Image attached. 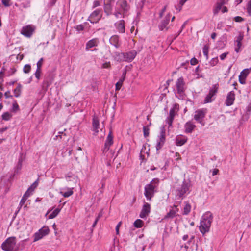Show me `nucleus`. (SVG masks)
I'll list each match as a JSON object with an SVG mask.
<instances>
[{
  "label": "nucleus",
  "instance_id": "7ed1b4c3",
  "mask_svg": "<svg viewBox=\"0 0 251 251\" xmlns=\"http://www.w3.org/2000/svg\"><path fill=\"white\" fill-rule=\"evenodd\" d=\"M16 238L12 236L6 239L1 244V248L5 251H13L16 249Z\"/></svg>",
  "mask_w": 251,
  "mask_h": 251
},
{
  "label": "nucleus",
  "instance_id": "b1692460",
  "mask_svg": "<svg viewBox=\"0 0 251 251\" xmlns=\"http://www.w3.org/2000/svg\"><path fill=\"white\" fill-rule=\"evenodd\" d=\"M109 42L111 44L113 45L116 48H118L120 46L119 37L117 35L112 36L109 39Z\"/></svg>",
  "mask_w": 251,
  "mask_h": 251
},
{
  "label": "nucleus",
  "instance_id": "2f4dec72",
  "mask_svg": "<svg viewBox=\"0 0 251 251\" xmlns=\"http://www.w3.org/2000/svg\"><path fill=\"white\" fill-rule=\"evenodd\" d=\"M251 72V68L245 69L241 73L240 75L246 78L248 75Z\"/></svg>",
  "mask_w": 251,
  "mask_h": 251
},
{
  "label": "nucleus",
  "instance_id": "a878e982",
  "mask_svg": "<svg viewBox=\"0 0 251 251\" xmlns=\"http://www.w3.org/2000/svg\"><path fill=\"white\" fill-rule=\"evenodd\" d=\"M170 20V16L168 15L166 16L164 20H163L160 23L159 28L160 30H163L164 29H166L167 30L168 28L167 27V26Z\"/></svg>",
  "mask_w": 251,
  "mask_h": 251
},
{
  "label": "nucleus",
  "instance_id": "bb28decb",
  "mask_svg": "<svg viewBox=\"0 0 251 251\" xmlns=\"http://www.w3.org/2000/svg\"><path fill=\"white\" fill-rule=\"evenodd\" d=\"M228 1V0H222L221 1L218 2L215 9L214 10V14H216L221 10L223 5L226 4Z\"/></svg>",
  "mask_w": 251,
  "mask_h": 251
},
{
  "label": "nucleus",
  "instance_id": "9d476101",
  "mask_svg": "<svg viewBox=\"0 0 251 251\" xmlns=\"http://www.w3.org/2000/svg\"><path fill=\"white\" fill-rule=\"evenodd\" d=\"M49 231L50 230L48 227H43L34 234V242H36L41 239L44 236L48 235Z\"/></svg>",
  "mask_w": 251,
  "mask_h": 251
},
{
  "label": "nucleus",
  "instance_id": "a211bd4d",
  "mask_svg": "<svg viewBox=\"0 0 251 251\" xmlns=\"http://www.w3.org/2000/svg\"><path fill=\"white\" fill-rule=\"evenodd\" d=\"M113 143L112 133L111 131H110L105 143L103 152H107L109 150L110 146H111Z\"/></svg>",
  "mask_w": 251,
  "mask_h": 251
},
{
  "label": "nucleus",
  "instance_id": "f03ea898",
  "mask_svg": "<svg viewBox=\"0 0 251 251\" xmlns=\"http://www.w3.org/2000/svg\"><path fill=\"white\" fill-rule=\"evenodd\" d=\"M159 182L158 178H154L145 187L144 195L147 200L150 201L151 199L154 196L155 189L157 188Z\"/></svg>",
  "mask_w": 251,
  "mask_h": 251
},
{
  "label": "nucleus",
  "instance_id": "5701e85b",
  "mask_svg": "<svg viewBox=\"0 0 251 251\" xmlns=\"http://www.w3.org/2000/svg\"><path fill=\"white\" fill-rule=\"evenodd\" d=\"M99 40L98 38H93L87 42L86 45V50H88L89 49L98 46Z\"/></svg>",
  "mask_w": 251,
  "mask_h": 251
},
{
  "label": "nucleus",
  "instance_id": "4d7b16f0",
  "mask_svg": "<svg viewBox=\"0 0 251 251\" xmlns=\"http://www.w3.org/2000/svg\"><path fill=\"white\" fill-rule=\"evenodd\" d=\"M5 71V69L3 67L0 71V79H2L4 76V74Z\"/></svg>",
  "mask_w": 251,
  "mask_h": 251
},
{
  "label": "nucleus",
  "instance_id": "f8f14e48",
  "mask_svg": "<svg viewBox=\"0 0 251 251\" xmlns=\"http://www.w3.org/2000/svg\"><path fill=\"white\" fill-rule=\"evenodd\" d=\"M101 10L97 9L92 13L88 18V20L92 23H97L101 17Z\"/></svg>",
  "mask_w": 251,
  "mask_h": 251
},
{
  "label": "nucleus",
  "instance_id": "052dcab7",
  "mask_svg": "<svg viewBox=\"0 0 251 251\" xmlns=\"http://www.w3.org/2000/svg\"><path fill=\"white\" fill-rule=\"evenodd\" d=\"M100 5V2L98 0H95L93 2V8H95Z\"/></svg>",
  "mask_w": 251,
  "mask_h": 251
},
{
  "label": "nucleus",
  "instance_id": "a18cd8bd",
  "mask_svg": "<svg viewBox=\"0 0 251 251\" xmlns=\"http://www.w3.org/2000/svg\"><path fill=\"white\" fill-rule=\"evenodd\" d=\"M102 68L104 69H109L111 68V63L110 62H106L102 65Z\"/></svg>",
  "mask_w": 251,
  "mask_h": 251
},
{
  "label": "nucleus",
  "instance_id": "69168bd1",
  "mask_svg": "<svg viewBox=\"0 0 251 251\" xmlns=\"http://www.w3.org/2000/svg\"><path fill=\"white\" fill-rule=\"evenodd\" d=\"M218 172H219V170L218 169H214L212 170V175L213 176H214L215 175H217Z\"/></svg>",
  "mask_w": 251,
  "mask_h": 251
},
{
  "label": "nucleus",
  "instance_id": "c85d7f7f",
  "mask_svg": "<svg viewBox=\"0 0 251 251\" xmlns=\"http://www.w3.org/2000/svg\"><path fill=\"white\" fill-rule=\"evenodd\" d=\"M23 86L22 85L18 83L17 84V86L14 90V94L15 97H19L21 95V91L22 89Z\"/></svg>",
  "mask_w": 251,
  "mask_h": 251
},
{
  "label": "nucleus",
  "instance_id": "5fc2aeb1",
  "mask_svg": "<svg viewBox=\"0 0 251 251\" xmlns=\"http://www.w3.org/2000/svg\"><path fill=\"white\" fill-rule=\"evenodd\" d=\"M247 10L250 14H251V0H250L248 2L247 5Z\"/></svg>",
  "mask_w": 251,
  "mask_h": 251
},
{
  "label": "nucleus",
  "instance_id": "338daca9",
  "mask_svg": "<svg viewBox=\"0 0 251 251\" xmlns=\"http://www.w3.org/2000/svg\"><path fill=\"white\" fill-rule=\"evenodd\" d=\"M182 6H181V4L179 3V4L177 6H176V8L177 10H178V11H180L182 9Z\"/></svg>",
  "mask_w": 251,
  "mask_h": 251
},
{
  "label": "nucleus",
  "instance_id": "c9c22d12",
  "mask_svg": "<svg viewBox=\"0 0 251 251\" xmlns=\"http://www.w3.org/2000/svg\"><path fill=\"white\" fill-rule=\"evenodd\" d=\"M76 151L78 152L79 156H75V160L77 161H79V159H80L83 156V152L82 151L81 147H78Z\"/></svg>",
  "mask_w": 251,
  "mask_h": 251
},
{
  "label": "nucleus",
  "instance_id": "e433bc0d",
  "mask_svg": "<svg viewBox=\"0 0 251 251\" xmlns=\"http://www.w3.org/2000/svg\"><path fill=\"white\" fill-rule=\"evenodd\" d=\"M39 183V179H38L37 180H36L31 185V186L28 188L29 190H31V192H33L35 189L37 187Z\"/></svg>",
  "mask_w": 251,
  "mask_h": 251
},
{
  "label": "nucleus",
  "instance_id": "58836bf2",
  "mask_svg": "<svg viewBox=\"0 0 251 251\" xmlns=\"http://www.w3.org/2000/svg\"><path fill=\"white\" fill-rule=\"evenodd\" d=\"M31 71V66L28 64H26L24 66L23 68V72L25 73H28Z\"/></svg>",
  "mask_w": 251,
  "mask_h": 251
},
{
  "label": "nucleus",
  "instance_id": "79ce46f5",
  "mask_svg": "<svg viewBox=\"0 0 251 251\" xmlns=\"http://www.w3.org/2000/svg\"><path fill=\"white\" fill-rule=\"evenodd\" d=\"M144 135L145 137H148L149 135V128L147 126L143 127Z\"/></svg>",
  "mask_w": 251,
  "mask_h": 251
},
{
  "label": "nucleus",
  "instance_id": "8fccbe9b",
  "mask_svg": "<svg viewBox=\"0 0 251 251\" xmlns=\"http://www.w3.org/2000/svg\"><path fill=\"white\" fill-rule=\"evenodd\" d=\"M246 78L242 77L241 75L239 76V81L240 83L244 84L246 83Z\"/></svg>",
  "mask_w": 251,
  "mask_h": 251
},
{
  "label": "nucleus",
  "instance_id": "09e8293b",
  "mask_svg": "<svg viewBox=\"0 0 251 251\" xmlns=\"http://www.w3.org/2000/svg\"><path fill=\"white\" fill-rule=\"evenodd\" d=\"M32 192H31V190H29V189H28V190L25 192V193L24 194L23 197L27 199L30 196Z\"/></svg>",
  "mask_w": 251,
  "mask_h": 251
},
{
  "label": "nucleus",
  "instance_id": "864d4df0",
  "mask_svg": "<svg viewBox=\"0 0 251 251\" xmlns=\"http://www.w3.org/2000/svg\"><path fill=\"white\" fill-rule=\"evenodd\" d=\"M234 20L236 22H241L244 21V19L240 16H236L234 17Z\"/></svg>",
  "mask_w": 251,
  "mask_h": 251
},
{
  "label": "nucleus",
  "instance_id": "c03bdc74",
  "mask_svg": "<svg viewBox=\"0 0 251 251\" xmlns=\"http://www.w3.org/2000/svg\"><path fill=\"white\" fill-rule=\"evenodd\" d=\"M113 14L115 17L118 19L120 18V15H123V13L119 11V10L115 9V11Z\"/></svg>",
  "mask_w": 251,
  "mask_h": 251
},
{
  "label": "nucleus",
  "instance_id": "39448f33",
  "mask_svg": "<svg viewBox=\"0 0 251 251\" xmlns=\"http://www.w3.org/2000/svg\"><path fill=\"white\" fill-rule=\"evenodd\" d=\"M115 9L122 12L123 17H124L125 14L129 10L130 5L127 3L126 0H118L116 4Z\"/></svg>",
  "mask_w": 251,
  "mask_h": 251
},
{
  "label": "nucleus",
  "instance_id": "e2e57ef3",
  "mask_svg": "<svg viewBox=\"0 0 251 251\" xmlns=\"http://www.w3.org/2000/svg\"><path fill=\"white\" fill-rule=\"evenodd\" d=\"M4 96L6 97V98H9L12 97V96L11 95L10 92L9 91L6 92L4 93Z\"/></svg>",
  "mask_w": 251,
  "mask_h": 251
},
{
  "label": "nucleus",
  "instance_id": "603ef678",
  "mask_svg": "<svg viewBox=\"0 0 251 251\" xmlns=\"http://www.w3.org/2000/svg\"><path fill=\"white\" fill-rule=\"evenodd\" d=\"M76 30L78 31H82L84 29V26L82 25H79L76 26L75 27Z\"/></svg>",
  "mask_w": 251,
  "mask_h": 251
},
{
  "label": "nucleus",
  "instance_id": "3c124183",
  "mask_svg": "<svg viewBox=\"0 0 251 251\" xmlns=\"http://www.w3.org/2000/svg\"><path fill=\"white\" fill-rule=\"evenodd\" d=\"M13 111L15 112L18 110L19 109V105L17 104L16 102H14L13 104V107H12Z\"/></svg>",
  "mask_w": 251,
  "mask_h": 251
},
{
  "label": "nucleus",
  "instance_id": "de8ad7c7",
  "mask_svg": "<svg viewBox=\"0 0 251 251\" xmlns=\"http://www.w3.org/2000/svg\"><path fill=\"white\" fill-rule=\"evenodd\" d=\"M43 58H41L37 63V69H41L43 65Z\"/></svg>",
  "mask_w": 251,
  "mask_h": 251
},
{
  "label": "nucleus",
  "instance_id": "4c0bfd02",
  "mask_svg": "<svg viewBox=\"0 0 251 251\" xmlns=\"http://www.w3.org/2000/svg\"><path fill=\"white\" fill-rule=\"evenodd\" d=\"M2 4L5 7H9L12 5L11 0H1Z\"/></svg>",
  "mask_w": 251,
  "mask_h": 251
},
{
  "label": "nucleus",
  "instance_id": "774afa93",
  "mask_svg": "<svg viewBox=\"0 0 251 251\" xmlns=\"http://www.w3.org/2000/svg\"><path fill=\"white\" fill-rule=\"evenodd\" d=\"M221 10L223 13H225V12H226L227 11V9L226 6H223Z\"/></svg>",
  "mask_w": 251,
  "mask_h": 251
},
{
  "label": "nucleus",
  "instance_id": "ea45409f",
  "mask_svg": "<svg viewBox=\"0 0 251 251\" xmlns=\"http://www.w3.org/2000/svg\"><path fill=\"white\" fill-rule=\"evenodd\" d=\"M218 61L219 60L217 57L213 58L210 60V64L212 66H214L218 64Z\"/></svg>",
  "mask_w": 251,
  "mask_h": 251
},
{
  "label": "nucleus",
  "instance_id": "13d9d810",
  "mask_svg": "<svg viewBox=\"0 0 251 251\" xmlns=\"http://www.w3.org/2000/svg\"><path fill=\"white\" fill-rule=\"evenodd\" d=\"M228 54V52H225L222 53L220 55V58L221 60H223L226 57L227 55Z\"/></svg>",
  "mask_w": 251,
  "mask_h": 251
},
{
  "label": "nucleus",
  "instance_id": "ddd939ff",
  "mask_svg": "<svg viewBox=\"0 0 251 251\" xmlns=\"http://www.w3.org/2000/svg\"><path fill=\"white\" fill-rule=\"evenodd\" d=\"M100 128V122L98 117L94 116L92 120V131L93 135L97 136L99 133Z\"/></svg>",
  "mask_w": 251,
  "mask_h": 251
},
{
  "label": "nucleus",
  "instance_id": "7c9ffc66",
  "mask_svg": "<svg viewBox=\"0 0 251 251\" xmlns=\"http://www.w3.org/2000/svg\"><path fill=\"white\" fill-rule=\"evenodd\" d=\"M191 205L189 203L186 202L185 206L184 207V208H183V214L184 215L188 214L191 211Z\"/></svg>",
  "mask_w": 251,
  "mask_h": 251
},
{
  "label": "nucleus",
  "instance_id": "a19ab883",
  "mask_svg": "<svg viewBox=\"0 0 251 251\" xmlns=\"http://www.w3.org/2000/svg\"><path fill=\"white\" fill-rule=\"evenodd\" d=\"M123 82L124 81H123L122 80L119 79V81L116 83L115 86L116 91H118L121 89L123 85Z\"/></svg>",
  "mask_w": 251,
  "mask_h": 251
},
{
  "label": "nucleus",
  "instance_id": "423d86ee",
  "mask_svg": "<svg viewBox=\"0 0 251 251\" xmlns=\"http://www.w3.org/2000/svg\"><path fill=\"white\" fill-rule=\"evenodd\" d=\"M36 28V26L33 25H27L22 27L21 34L25 37L30 38L35 32Z\"/></svg>",
  "mask_w": 251,
  "mask_h": 251
},
{
  "label": "nucleus",
  "instance_id": "4468645a",
  "mask_svg": "<svg viewBox=\"0 0 251 251\" xmlns=\"http://www.w3.org/2000/svg\"><path fill=\"white\" fill-rule=\"evenodd\" d=\"M235 100V93L231 91L227 94L225 103L227 106H231L233 104Z\"/></svg>",
  "mask_w": 251,
  "mask_h": 251
},
{
  "label": "nucleus",
  "instance_id": "cd10ccee",
  "mask_svg": "<svg viewBox=\"0 0 251 251\" xmlns=\"http://www.w3.org/2000/svg\"><path fill=\"white\" fill-rule=\"evenodd\" d=\"M244 36L243 34H240L238 36H237L236 38V42L237 43V47L235 48V51L237 52L239 51V49L241 47L242 43L241 42L243 39Z\"/></svg>",
  "mask_w": 251,
  "mask_h": 251
},
{
  "label": "nucleus",
  "instance_id": "0eeeda50",
  "mask_svg": "<svg viewBox=\"0 0 251 251\" xmlns=\"http://www.w3.org/2000/svg\"><path fill=\"white\" fill-rule=\"evenodd\" d=\"M206 113V109H200L196 110L194 115V119L198 123L201 124L202 126L205 125L204 118Z\"/></svg>",
  "mask_w": 251,
  "mask_h": 251
},
{
  "label": "nucleus",
  "instance_id": "c756f323",
  "mask_svg": "<svg viewBox=\"0 0 251 251\" xmlns=\"http://www.w3.org/2000/svg\"><path fill=\"white\" fill-rule=\"evenodd\" d=\"M73 188H68L67 191L65 192H60V193L64 197L67 198L73 195Z\"/></svg>",
  "mask_w": 251,
  "mask_h": 251
},
{
  "label": "nucleus",
  "instance_id": "6e6d98bb",
  "mask_svg": "<svg viewBox=\"0 0 251 251\" xmlns=\"http://www.w3.org/2000/svg\"><path fill=\"white\" fill-rule=\"evenodd\" d=\"M121 224H122V222H120L116 226V234H117V235H118L119 234V228L121 226Z\"/></svg>",
  "mask_w": 251,
  "mask_h": 251
},
{
  "label": "nucleus",
  "instance_id": "dca6fc26",
  "mask_svg": "<svg viewBox=\"0 0 251 251\" xmlns=\"http://www.w3.org/2000/svg\"><path fill=\"white\" fill-rule=\"evenodd\" d=\"M151 211V205L149 203L147 202H145L142 210L140 214V217L141 218H146L147 216L149 215Z\"/></svg>",
  "mask_w": 251,
  "mask_h": 251
},
{
  "label": "nucleus",
  "instance_id": "49530a36",
  "mask_svg": "<svg viewBox=\"0 0 251 251\" xmlns=\"http://www.w3.org/2000/svg\"><path fill=\"white\" fill-rule=\"evenodd\" d=\"M41 69H37L35 73L36 78L39 80L40 78Z\"/></svg>",
  "mask_w": 251,
  "mask_h": 251
},
{
  "label": "nucleus",
  "instance_id": "680f3d73",
  "mask_svg": "<svg viewBox=\"0 0 251 251\" xmlns=\"http://www.w3.org/2000/svg\"><path fill=\"white\" fill-rule=\"evenodd\" d=\"M26 200H27L26 198H25L24 197H23L20 202V205L21 206H22L23 205H24V203H25V202L26 201Z\"/></svg>",
  "mask_w": 251,
  "mask_h": 251
},
{
  "label": "nucleus",
  "instance_id": "20e7f679",
  "mask_svg": "<svg viewBox=\"0 0 251 251\" xmlns=\"http://www.w3.org/2000/svg\"><path fill=\"white\" fill-rule=\"evenodd\" d=\"M137 52L135 50H131L125 53H116V55L119 57L117 60L119 61L131 62L136 56Z\"/></svg>",
  "mask_w": 251,
  "mask_h": 251
},
{
  "label": "nucleus",
  "instance_id": "f704fd0d",
  "mask_svg": "<svg viewBox=\"0 0 251 251\" xmlns=\"http://www.w3.org/2000/svg\"><path fill=\"white\" fill-rule=\"evenodd\" d=\"M2 118L3 120L8 121L12 117V115L9 112H5L2 115Z\"/></svg>",
  "mask_w": 251,
  "mask_h": 251
},
{
  "label": "nucleus",
  "instance_id": "2eb2a0df",
  "mask_svg": "<svg viewBox=\"0 0 251 251\" xmlns=\"http://www.w3.org/2000/svg\"><path fill=\"white\" fill-rule=\"evenodd\" d=\"M114 0H104V10L107 15L112 14V6L111 4Z\"/></svg>",
  "mask_w": 251,
  "mask_h": 251
},
{
  "label": "nucleus",
  "instance_id": "6ab92c4d",
  "mask_svg": "<svg viewBox=\"0 0 251 251\" xmlns=\"http://www.w3.org/2000/svg\"><path fill=\"white\" fill-rule=\"evenodd\" d=\"M189 190V185L188 183L185 182H183L181 187L179 188L178 191L177 195L179 196L180 197H182L185 193L188 192Z\"/></svg>",
  "mask_w": 251,
  "mask_h": 251
},
{
  "label": "nucleus",
  "instance_id": "6e6552de",
  "mask_svg": "<svg viewBox=\"0 0 251 251\" xmlns=\"http://www.w3.org/2000/svg\"><path fill=\"white\" fill-rule=\"evenodd\" d=\"M176 86L177 92L179 95L183 94L187 89V85L182 77L177 79Z\"/></svg>",
  "mask_w": 251,
  "mask_h": 251
},
{
  "label": "nucleus",
  "instance_id": "37998d69",
  "mask_svg": "<svg viewBox=\"0 0 251 251\" xmlns=\"http://www.w3.org/2000/svg\"><path fill=\"white\" fill-rule=\"evenodd\" d=\"M209 47L207 45H205L203 48V54L206 57H208Z\"/></svg>",
  "mask_w": 251,
  "mask_h": 251
},
{
  "label": "nucleus",
  "instance_id": "4be33fe9",
  "mask_svg": "<svg viewBox=\"0 0 251 251\" xmlns=\"http://www.w3.org/2000/svg\"><path fill=\"white\" fill-rule=\"evenodd\" d=\"M187 140V137L181 135H178L176 138V144L178 146H181L186 143Z\"/></svg>",
  "mask_w": 251,
  "mask_h": 251
},
{
  "label": "nucleus",
  "instance_id": "72a5a7b5",
  "mask_svg": "<svg viewBox=\"0 0 251 251\" xmlns=\"http://www.w3.org/2000/svg\"><path fill=\"white\" fill-rule=\"evenodd\" d=\"M60 210L59 208L55 209L49 216V219H53L55 218L60 212Z\"/></svg>",
  "mask_w": 251,
  "mask_h": 251
},
{
  "label": "nucleus",
  "instance_id": "aec40b11",
  "mask_svg": "<svg viewBox=\"0 0 251 251\" xmlns=\"http://www.w3.org/2000/svg\"><path fill=\"white\" fill-rule=\"evenodd\" d=\"M117 31L120 33H124L125 32V21L123 20H121L115 24Z\"/></svg>",
  "mask_w": 251,
  "mask_h": 251
},
{
  "label": "nucleus",
  "instance_id": "473e14b6",
  "mask_svg": "<svg viewBox=\"0 0 251 251\" xmlns=\"http://www.w3.org/2000/svg\"><path fill=\"white\" fill-rule=\"evenodd\" d=\"M143 222L140 219L136 220L134 223V226L136 228H141L143 226Z\"/></svg>",
  "mask_w": 251,
  "mask_h": 251
},
{
  "label": "nucleus",
  "instance_id": "0e129e2a",
  "mask_svg": "<svg viewBox=\"0 0 251 251\" xmlns=\"http://www.w3.org/2000/svg\"><path fill=\"white\" fill-rule=\"evenodd\" d=\"M126 76V71H124V72L122 74V75L120 80H122L123 81L125 80V77Z\"/></svg>",
  "mask_w": 251,
  "mask_h": 251
},
{
  "label": "nucleus",
  "instance_id": "bf43d9fd",
  "mask_svg": "<svg viewBox=\"0 0 251 251\" xmlns=\"http://www.w3.org/2000/svg\"><path fill=\"white\" fill-rule=\"evenodd\" d=\"M190 63L192 65H195L198 63V60L196 58H193L191 59Z\"/></svg>",
  "mask_w": 251,
  "mask_h": 251
},
{
  "label": "nucleus",
  "instance_id": "f3484780",
  "mask_svg": "<svg viewBox=\"0 0 251 251\" xmlns=\"http://www.w3.org/2000/svg\"><path fill=\"white\" fill-rule=\"evenodd\" d=\"M165 141V133L161 132L159 136L156 140V149L157 150H160L164 145Z\"/></svg>",
  "mask_w": 251,
  "mask_h": 251
},
{
  "label": "nucleus",
  "instance_id": "393cba45",
  "mask_svg": "<svg viewBox=\"0 0 251 251\" xmlns=\"http://www.w3.org/2000/svg\"><path fill=\"white\" fill-rule=\"evenodd\" d=\"M195 127L196 126L192 122H187L184 126L185 132L186 133H191Z\"/></svg>",
  "mask_w": 251,
  "mask_h": 251
},
{
  "label": "nucleus",
  "instance_id": "1a4fd4ad",
  "mask_svg": "<svg viewBox=\"0 0 251 251\" xmlns=\"http://www.w3.org/2000/svg\"><path fill=\"white\" fill-rule=\"evenodd\" d=\"M219 87V86L218 83L215 84L212 86V87L210 89L208 94L207 95L204 100V102L205 103L212 101L213 100V99H212V97L214 96L218 92Z\"/></svg>",
  "mask_w": 251,
  "mask_h": 251
},
{
  "label": "nucleus",
  "instance_id": "412c9836",
  "mask_svg": "<svg viewBox=\"0 0 251 251\" xmlns=\"http://www.w3.org/2000/svg\"><path fill=\"white\" fill-rule=\"evenodd\" d=\"M178 210L179 209L177 208V206L176 205H174L172 209H170L169 212L164 216V219L174 218Z\"/></svg>",
  "mask_w": 251,
  "mask_h": 251
},
{
  "label": "nucleus",
  "instance_id": "f257e3e1",
  "mask_svg": "<svg viewBox=\"0 0 251 251\" xmlns=\"http://www.w3.org/2000/svg\"><path fill=\"white\" fill-rule=\"evenodd\" d=\"M212 221L213 216L210 212H207L202 216L199 227L202 234H204L209 231Z\"/></svg>",
  "mask_w": 251,
  "mask_h": 251
},
{
  "label": "nucleus",
  "instance_id": "9b49d317",
  "mask_svg": "<svg viewBox=\"0 0 251 251\" xmlns=\"http://www.w3.org/2000/svg\"><path fill=\"white\" fill-rule=\"evenodd\" d=\"M179 110V105L178 104H175L173 107L170 109L169 112V116L168 118V123L169 126L172 125V122L174 120L175 115L177 113Z\"/></svg>",
  "mask_w": 251,
  "mask_h": 251
}]
</instances>
